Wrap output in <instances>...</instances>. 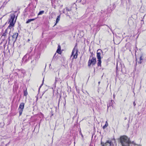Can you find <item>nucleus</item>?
Here are the masks:
<instances>
[{
  "label": "nucleus",
  "instance_id": "nucleus-1",
  "mask_svg": "<svg viewBox=\"0 0 146 146\" xmlns=\"http://www.w3.org/2000/svg\"><path fill=\"white\" fill-rule=\"evenodd\" d=\"M10 18L9 19V22L8 23H9V25L8 26L7 29L5 30L4 33L3 34L2 36H6L7 32H9V40H10L9 38L10 37V33L11 32H12L14 30L13 27L14 26L16 22L17 18L15 19V15L14 13H11L10 15Z\"/></svg>",
  "mask_w": 146,
  "mask_h": 146
},
{
  "label": "nucleus",
  "instance_id": "nucleus-2",
  "mask_svg": "<svg viewBox=\"0 0 146 146\" xmlns=\"http://www.w3.org/2000/svg\"><path fill=\"white\" fill-rule=\"evenodd\" d=\"M120 141L122 146H129L131 143L129 138L125 136H123L120 138Z\"/></svg>",
  "mask_w": 146,
  "mask_h": 146
},
{
  "label": "nucleus",
  "instance_id": "nucleus-3",
  "mask_svg": "<svg viewBox=\"0 0 146 146\" xmlns=\"http://www.w3.org/2000/svg\"><path fill=\"white\" fill-rule=\"evenodd\" d=\"M96 59L95 57H90L88 62V66L90 67L91 64L92 66H94L96 64Z\"/></svg>",
  "mask_w": 146,
  "mask_h": 146
},
{
  "label": "nucleus",
  "instance_id": "nucleus-4",
  "mask_svg": "<svg viewBox=\"0 0 146 146\" xmlns=\"http://www.w3.org/2000/svg\"><path fill=\"white\" fill-rule=\"evenodd\" d=\"M78 50L75 47L72 50V55L71 57L72 56H73V58H76L77 56V52Z\"/></svg>",
  "mask_w": 146,
  "mask_h": 146
},
{
  "label": "nucleus",
  "instance_id": "nucleus-5",
  "mask_svg": "<svg viewBox=\"0 0 146 146\" xmlns=\"http://www.w3.org/2000/svg\"><path fill=\"white\" fill-rule=\"evenodd\" d=\"M24 104L23 103H20L19 108V115L20 116L21 115L23 110L24 109Z\"/></svg>",
  "mask_w": 146,
  "mask_h": 146
},
{
  "label": "nucleus",
  "instance_id": "nucleus-6",
  "mask_svg": "<svg viewBox=\"0 0 146 146\" xmlns=\"http://www.w3.org/2000/svg\"><path fill=\"white\" fill-rule=\"evenodd\" d=\"M112 144V143L111 140H108L104 143L102 142H101V144L102 145V146H111Z\"/></svg>",
  "mask_w": 146,
  "mask_h": 146
},
{
  "label": "nucleus",
  "instance_id": "nucleus-7",
  "mask_svg": "<svg viewBox=\"0 0 146 146\" xmlns=\"http://www.w3.org/2000/svg\"><path fill=\"white\" fill-rule=\"evenodd\" d=\"M18 35V33H13V35L11 36V40L13 42V43H14L16 41Z\"/></svg>",
  "mask_w": 146,
  "mask_h": 146
},
{
  "label": "nucleus",
  "instance_id": "nucleus-8",
  "mask_svg": "<svg viewBox=\"0 0 146 146\" xmlns=\"http://www.w3.org/2000/svg\"><path fill=\"white\" fill-rule=\"evenodd\" d=\"M102 51L100 49H98L97 52V58L98 59H101L100 56Z\"/></svg>",
  "mask_w": 146,
  "mask_h": 146
},
{
  "label": "nucleus",
  "instance_id": "nucleus-9",
  "mask_svg": "<svg viewBox=\"0 0 146 146\" xmlns=\"http://www.w3.org/2000/svg\"><path fill=\"white\" fill-rule=\"evenodd\" d=\"M140 12L142 13L146 12V7L144 6H142L141 7L140 9Z\"/></svg>",
  "mask_w": 146,
  "mask_h": 146
},
{
  "label": "nucleus",
  "instance_id": "nucleus-10",
  "mask_svg": "<svg viewBox=\"0 0 146 146\" xmlns=\"http://www.w3.org/2000/svg\"><path fill=\"white\" fill-rule=\"evenodd\" d=\"M143 60V55H141L139 58V61L138 62L139 64H141L142 62L141 60Z\"/></svg>",
  "mask_w": 146,
  "mask_h": 146
},
{
  "label": "nucleus",
  "instance_id": "nucleus-11",
  "mask_svg": "<svg viewBox=\"0 0 146 146\" xmlns=\"http://www.w3.org/2000/svg\"><path fill=\"white\" fill-rule=\"evenodd\" d=\"M108 124L107 122V121H106V123H105V125H104L103 127V129H104L106 128L108 126Z\"/></svg>",
  "mask_w": 146,
  "mask_h": 146
},
{
  "label": "nucleus",
  "instance_id": "nucleus-12",
  "mask_svg": "<svg viewBox=\"0 0 146 146\" xmlns=\"http://www.w3.org/2000/svg\"><path fill=\"white\" fill-rule=\"evenodd\" d=\"M35 20V19H29L26 22V23H28L32 21H33Z\"/></svg>",
  "mask_w": 146,
  "mask_h": 146
},
{
  "label": "nucleus",
  "instance_id": "nucleus-13",
  "mask_svg": "<svg viewBox=\"0 0 146 146\" xmlns=\"http://www.w3.org/2000/svg\"><path fill=\"white\" fill-rule=\"evenodd\" d=\"M98 66H100L101 64V59H98Z\"/></svg>",
  "mask_w": 146,
  "mask_h": 146
},
{
  "label": "nucleus",
  "instance_id": "nucleus-14",
  "mask_svg": "<svg viewBox=\"0 0 146 146\" xmlns=\"http://www.w3.org/2000/svg\"><path fill=\"white\" fill-rule=\"evenodd\" d=\"M60 15L58 16L57 17V18L56 19V23H57L60 20Z\"/></svg>",
  "mask_w": 146,
  "mask_h": 146
},
{
  "label": "nucleus",
  "instance_id": "nucleus-15",
  "mask_svg": "<svg viewBox=\"0 0 146 146\" xmlns=\"http://www.w3.org/2000/svg\"><path fill=\"white\" fill-rule=\"evenodd\" d=\"M44 11H42L39 12V13L38 14V15H40L44 13Z\"/></svg>",
  "mask_w": 146,
  "mask_h": 146
},
{
  "label": "nucleus",
  "instance_id": "nucleus-16",
  "mask_svg": "<svg viewBox=\"0 0 146 146\" xmlns=\"http://www.w3.org/2000/svg\"><path fill=\"white\" fill-rule=\"evenodd\" d=\"M28 93L27 91V90H25L24 92V96H27V95Z\"/></svg>",
  "mask_w": 146,
  "mask_h": 146
},
{
  "label": "nucleus",
  "instance_id": "nucleus-17",
  "mask_svg": "<svg viewBox=\"0 0 146 146\" xmlns=\"http://www.w3.org/2000/svg\"><path fill=\"white\" fill-rule=\"evenodd\" d=\"M60 49H58L56 51V52L58 54H60Z\"/></svg>",
  "mask_w": 146,
  "mask_h": 146
},
{
  "label": "nucleus",
  "instance_id": "nucleus-18",
  "mask_svg": "<svg viewBox=\"0 0 146 146\" xmlns=\"http://www.w3.org/2000/svg\"><path fill=\"white\" fill-rule=\"evenodd\" d=\"M31 63H33V65L35 66L36 64L35 61L34 60H33L31 61Z\"/></svg>",
  "mask_w": 146,
  "mask_h": 146
},
{
  "label": "nucleus",
  "instance_id": "nucleus-19",
  "mask_svg": "<svg viewBox=\"0 0 146 146\" xmlns=\"http://www.w3.org/2000/svg\"><path fill=\"white\" fill-rule=\"evenodd\" d=\"M58 49H59L61 50V47H60V45H58Z\"/></svg>",
  "mask_w": 146,
  "mask_h": 146
},
{
  "label": "nucleus",
  "instance_id": "nucleus-20",
  "mask_svg": "<svg viewBox=\"0 0 146 146\" xmlns=\"http://www.w3.org/2000/svg\"><path fill=\"white\" fill-rule=\"evenodd\" d=\"M133 105L134 106H135L136 105V104L135 103V102H133Z\"/></svg>",
  "mask_w": 146,
  "mask_h": 146
},
{
  "label": "nucleus",
  "instance_id": "nucleus-21",
  "mask_svg": "<svg viewBox=\"0 0 146 146\" xmlns=\"http://www.w3.org/2000/svg\"><path fill=\"white\" fill-rule=\"evenodd\" d=\"M100 82H98V84H99H99H100Z\"/></svg>",
  "mask_w": 146,
  "mask_h": 146
},
{
  "label": "nucleus",
  "instance_id": "nucleus-22",
  "mask_svg": "<svg viewBox=\"0 0 146 146\" xmlns=\"http://www.w3.org/2000/svg\"><path fill=\"white\" fill-rule=\"evenodd\" d=\"M42 85H41V86H40V87L39 88H40V87H41V86H42Z\"/></svg>",
  "mask_w": 146,
  "mask_h": 146
},
{
  "label": "nucleus",
  "instance_id": "nucleus-23",
  "mask_svg": "<svg viewBox=\"0 0 146 146\" xmlns=\"http://www.w3.org/2000/svg\"><path fill=\"white\" fill-rule=\"evenodd\" d=\"M30 41V40H29V39H28V41Z\"/></svg>",
  "mask_w": 146,
  "mask_h": 146
},
{
  "label": "nucleus",
  "instance_id": "nucleus-24",
  "mask_svg": "<svg viewBox=\"0 0 146 146\" xmlns=\"http://www.w3.org/2000/svg\"><path fill=\"white\" fill-rule=\"evenodd\" d=\"M57 81L56 78V81Z\"/></svg>",
  "mask_w": 146,
  "mask_h": 146
},
{
  "label": "nucleus",
  "instance_id": "nucleus-25",
  "mask_svg": "<svg viewBox=\"0 0 146 146\" xmlns=\"http://www.w3.org/2000/svg\"><path fill=\"white\" fill-rule=\"evenodd\" d=\"M111 102H113V101H112V100H111Z\"/></svg>",
  "mask_w": 146,
  "mask_h": 146
},
{
  "label": "nucleus",
  "instance_id": "nucleus-26",
  "mask_svg": "<svg viewBox=\"0 0 146 146\" xmlns=\"http://www.w3.org/2000/svg\"><path fill=\"white\" fill-rule=\"evenodd\" d=\"M56 54V53H55V54L54 55V56Z\"/></svg>",
  "mask_w": 146,
  "mask_h": 146
},
{
  "label": "nucleus",
  "instance_id": "nucleus-27",
  "mask_svg": "<svg viewBox=\"0 0 146 146\" xmlns=\"http://www.w3.org/2000/svg\"><path fill=\"white\" fill-rule=\"evenodd\" d=\"M136 61H137V59L136 58Z\"/></svg>",
  "mask_w": 146,
  "mask_h": 146
}]
</instances>
